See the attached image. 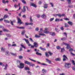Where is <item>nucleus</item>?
Here are the masks:
<instances>
[{
    "instance_id": "obj_2",
    "label": "nucleus",
    "mask_w": 75,
    "mask_h": 75,
    "mask_svg": "<svg viewBox=\"0 0 75 75\" xmlns=\"http://www.w3.org/2000/svg\"><path fill=\"white\" fill-rule=\"evenodd\" d=\"M19 65L20 66H18V68H20V69H23V68L24 67L25 64L24 63H20Z\"/></svg>"
},
{
    "instance_id": "obj_38",
    "label": "nucleus",
    "mask_w": 75,
    "mask_h": 75,
    "mask_svg": "<svg viewBox=\"0 0 75 75\" xmlns=\"http://www.w3.org/2000/svg\"><path fill=\"white\" fill-rule=\"evenodd\" d=\"M22 2L23 3H24V4H26V2H25V0H22Z\"/></svg>"
},
{
    "instance_id": "obj_42",
    "label": "nucleus",
    "mask_w": 75,
    "mask_h": 75,
    "mask_svg": "<svg viewBox=\"0 0 75 75\" xmlns=\"http://www.w3.org/2000/svg\"><path fill=\"white\" fill-rule=\"evenodd\" d=\"M6 55H8V51H6Z\"/></svg>"
},
{
    "instance_id": "obj_44",
    "label": "nucleus",
    "mask_w": 75,
    "mask_h": 75,
    "mask_svg": "<svg viewBox=\"0 0 75 75\" xmlns=\"http://www.w3.org/2000/svg\"><path fill=\"white\" fill-rule=\"evenodd\" d=\"M41 65H44L45 66H47V64H45L44 63L41 64Z\"/></svg>"
},
{
    "instance_id": "obj_11",
    "label": "nucleus",
    "mask_w": 75,
    "mask_h": 75,
    "mask_svg": "<svg viewBox=\"0 0 75 75\" xmlns=\"http://www.w3.org/2000/svg\"><path fill=\"white\" fill-rule=\"evenodd\" d=\"M42 73H43V74H45V73H46V72H47V70L44 69H42Z\"/></svg>"
},
{
    "instance_id": "obj_25",
    "label": "nucleus",
    "mask_w": 75,
    "mask_h": 75,
    "mask_svg": "<svg viewBox=\"0 0 75 75\" xmlns=\"http://www.w3.org/2000/svg\"><path fill=\"white\" fill-rule=\"evenodd\" d=\"M18 28H20V29H24L25 28L24 27H18Z\"/></svg>"
},
{
    "instance_id": "obj_10",
    "label": "nucleus",
    "mask_w": 75,
    "mask_h": 75,
    "mask_svg": "<svg viewBox=\"0 0 75 75\" xmlns=\"http://www.w3.org/2000/svg\"><path fill=\"white\" fill-rule=\"evenodd\" d=\"M2 2L3 3H4V4H5V3H8V1H6L5 0H2Z\"/></svg>"
},
{
    "instance_id": "obj_27",
    "label": "nucleus",
    "mask_w": 75,
    "mask_h": 75,
    "mask_svg": "<svg viewBox=\"0 0 75 75\" xmlns=\"http://www.w3.org/2000/svg\"><path fill=\"white\" fill-rule=\"evenodd\" d=\"M21 46L22 48H23L24 49H25V46H24V45H23L22 44H21Z\"/></svg>"
},
{
    "instance_id": "obj_50",
    "label": "nucleus",
    "mask_w": 75,
    "mask_h": 75,
    "mask_svg": "<svg viewBox=\"0 0 75 75\" xmlns=\"http://www.w3.org/2000/svg\"><path fill=\"white\" fill-rule=\"evenodd\" d=\"M50 4L51 5V6L53 7H54V4H53L52 3H50Z\"/></svg>"
},
{
    "instance_id": "obj_7",
    "label": "nucleus",
    "mask_w": 75,
    "mask_h": 75,
    "mask_svg": "<svg viewBox=\"0 0 75 75\" xmlns=\"http://www.w3.org/2000/svg\"><path fill=\"white\" fill-rule=\"evenodd\" d=\"M2 67H5V68H4V69L5 70H7V67H8V64H6V65L5 66L4 64H3Z\"/></svg>"
},
{
    "instance_id": "obj_48",
    "label": "nucleus",
    "mask_w": 75,
    "mask_h": 75,
    "mask_svg": "<svg viewBox=\"0 0 75 75\" xmlns=\"http://www.w3.org/2000/svg\"><path fill=\"white\" fill-rule=\"evenodd\" d=\"M68 44L66 43H65V42H63V45H66L67 46L68 45Z\"/></svg>"
},
{
    "instance_id": "obj_22",
    "label": "nucleus",
    "mask_w": 75,
    "mask_h": 75,
    "mask_svg": "<svg viewBox=\"0 0 75 75\" xmlns=\"http://www.w3.org/2000/svg\"><path fill=\"white\" fill-rule=\"evenodd\" d=\"M67 46L66 48H67V49H69V48H70L71 47H70V46H69V44H67Z\"/></svg>"
},
{
    "instance_id": "obj_52",
    "label": "nucleus",
    "mask_w": 75,
    "mask_h": 75,
    "mask_svg": "<svg viewBox=\"0 0 75 75\" xmlns=\"http://www.w3.org/2000/svg\"><path fill=\"white\" fill-rule=\"evenodd\" d=\"M18 58L19 59H22V58H23V56H19L18 57Z\"/></svg>"
},
{
    "instance_id": "obj_36",
    "label": "nucleus",
    "mask_w": 75,
    "mask_h": 75,
    "mask_svg": "<svg viewBox=\"0 0 75 75\" xmlns=\"http://www.w3.org/2000/svg\"><path fill=\"white\" fill-rule=\"evenodd\" d=\"M47 62L49 64H51V60H49L48 59H47Z\"/></svg>"
},
{
    "instance_id": "obj_55",
    "label": "nucleus",
    "mask_w": 75,
    "mask_h": 75,
    "mask_svg": "<svg viewBox=\"0 0 75 75\" xmlns=\"http://www.w3.org/2000/svg\"><path fill=\"white\" fill-rule=\"evenodd\" d=\"M54 19V18H51L50 20V21H53V20Z\"/></svg>"
},
{
    "instance_id": "obj_46",
    "label": "nucleus",
    "mask_w": 75,
    "mask_h": 75,
    "mask_svg": "<svg viewBox=\"0 0 75 75\" xmlns=\"http://www.w3.org/2000/svg\"><path fill=\"white\" fill-rule=\"evenodd\" d=\"M29 40H30V41H31V42H34V41L33 40L32 38H29Z\"/></svg>"
},
{
    "instance_id": "obj_24",
    "label": "nucleus",
    "mask_w": 75,
    "mask_h": 75,
    "mask_svg": "<svg viewBox=\"0 0 75 75\" xmlns=\"http://www.w3.org/2000/svg\"><path fill=\"white\" fill-rule=\"evenodd\" d=\"M40 35H35V38H40Z\"/></svg>"
},
{
    "instance_id": "obj_53",
    "label": "nucleus",
    "mask_w": 75,
    "mask_h": 75,
    "mask_svg": "<svg viewBox=\"0 0 75 75\" xmlns=\"http://www.w3.org/2000/svg\"><path fill=\"white\" fill-rule=\"evenodd\" d=\"M32 63L30 62V64H29L30 65V66H31L32 67H33L34 66V64H32Z\"/></svg>"
},
{
    "instance_id": "obj_49",
    "label": "nucleus",
    "mask_w": 75,
    "mask_h": 75,
    "mask_svg": "<svg viewBox=\"0 0 75 75\" xmlns=\"http://www.w3.org/2000/svg\"><path fill=\"white\" fill-rule=\"evenodd\" d=\"M68 7L69 8H72L73 7V5L68 6Z\"/></svg>"
},
{
    "instance_id": "obj_13",
    "label": "nucleus",
    "mask_w": 75,
    "mask_h": 75,
    "mask_svg": "<svg viewBox=\"0 0 75 75\" xmlns=\"http://www.w3.org/2000/svg\"><path fill=\"white\" fill-rule=\"evenodd\" d=\"M41 17L43 18H45L47 17V16H46V15H45V14L42 15L41 16Z\"/></svg>"
},
{
    "instance_id": "obj_45",
    "label": "nucleus",
    "mask_w": 75,
    "mask_h": 75,
    "mask_svg": "<svg viewBox=\"0 0 75 75\" xmlns=\"http://www.w3.org/2000/svg\"><path fill=\"white\" fill-rule=\"evenodd\" d=\"M3 31H6V32H8V30L7 29H5L3 30Z\"/></svg>"
},
{
    "instance_id": "obj_40",
    "label": "nucleus",
    "mask_w": 75,
    "mask_h": 75,
    "mask_svg": "<svg viewBox=\"0 0 75 75\" xmlns=\"http://www.w3.org/2000/svg\"><path fill=\"white\" fill-rule=\"evenodd\" d=\"M48 54H49L50 55V56H51V55H52V53L51 52H48Z\"/></svg>"
},
{
    "instance_id": "obj_61",
    "label": "nucleus",
    "mask_w": 75,
    "mask_h": 75,
    "mask_svg": "<svg viewBox=\"0 0 75 75\" xmlns=\"http://www.w3.org/2000/svg\"><path fill=\"white\" fill-rule=\"evenodd\" d=\"M30 22H33V20L32 19V18L31 17H30Z\"/></svg>"
},
{
    "instance_id": "obj_51",
    "label": "nucleus",
    "mask_w": 75,
    "mask_h": 75,
    "mask_svg": "<svg viewBox=\"0 0 75 75\" xmlns=\"http://www.w3.org/2000/svg\"><path fill=\"white\" fill-rule=\"evenodd\" d=\"M29 59H30V60H31V61H33V62H36V61L34 60L33 59H31L30 58H29Z\"/></svg>"
},
{
    "instance_id": "obj_32",
    "label": "nucleus",
    "mask_w": 75,
    "mask_h": 75,
    "mask_svg": "<svg viewBox=\"0 0 75 75\" xmlns=\"http://www.w3.org/2000/svg\"><path fill=\"white\" fill-rule=\"evenodd\" d=\"M68 23L69 24V25H72V23L71 22L69 21L68 22Z\"/></svg>"
},
{
    "instance_id": "obj_60",
    "label": "nucleus",
    "mask_w": 75,
    "mask_h": 75,
    "mask_svg": "<svg viewBox=\"0 0 75 75\" xmlns=\"http://www.w3.org/2000/svg\"><path fill=\"white\" fill-rule=\"evenodd\" d=\"M1 51L3 52L4 51V49L3 48V47H1Z\"/></svg>"
},
{
    "instance_id": "obj_43",
    "label": "nucleus",
    "mask_w": 75,
    "mask_h": 75,
    "mask_svg": "<svg viewBox=\"0 0 75 75\" xmlns=\"http://www.w3.org/2000/svg\"><path fill=\"white\" fill-rule=\"evenodd\" d=\"M47 4H45L44 5V8H47Z\"/></svg>"
},
{
    "instance_id": "obj_3",
    "label": "nucleus",
    "mask_w": 75,
    "mask_h": 75,
    "mask_svg": "<svg viewBox=\"0 0 75 75\" xmlns=\"http://www.w3.org/2000/svg\"><path fill=\"white\" fill-rule=\"evenodd\" d=\"M65 67L67 68H69L71 67V64L69 63H65Z\"/></svg>"
},
{
    "instance_id": "obj_34",
    "label": "nucleus",
    "mask_w": 75,
    "mask_h": 75,
    "mask_svg": "<svg viewBox=\"0 0 75 75\" xmlns=\"http://www.w3.org/2000/svg\"><path fill=\"white\" fill-rule=\"evenodd\" d=\"M65 27H69V25H68L67 23H65Z\"/></svg>"
},
{
    "instance_id": "obj_37",
    "label": "nucleus",
    "mask_w": 75,
    "mask_h": 75,
    "mask_svg": "<svg viewBox=\"0 0 75 75\" xmlns=\"http://www.w3.org/2000/svg\"><path fill=\"white\" fill-rule=\"evenodd\" d=\"M67 40V38H62L61 40H63V41Z\"/></svg>"
},
{
    "instance_id": "obj_30",
    "label": "nucleus",
    "mask_w": 75,
    "mask_h": 75,
    "mask_svg": "<svg viewBox=\"0 0 75 75\" xmlns=\"http://www.w3.org/2000/svg\"><path fill=\"white\" fill-rule=\"evenodd\" d=\"M11 54L12 55H13L14 56H16L17 55V54L16 53H11Z\"/></svg>"
},
{
    "instance_id": "obj_21",
    "label": "nucleus",
    "mask_w": 75,
    "mask_h": 75,
    "mask_svg": "<svg viewBox=\"0 0 75 75\" xmlns=\"http://www.w3.org/2000/svg\"><path fill=\"white\" fill-rule=\"evenodd\" d=\"M6 35L7 37H11V35H10V34H6Z\"/></svg>"
},
{
    "instance_id": "obj_29",
    "label": "nucleus",
    "mask_w": 75,
    "mask_h": 75,
    "mask_svg": "<svg viewBox=\"0 0 75 75\" xmlns=\"http://www.w3.org/2000/svg\"><path fill=\"white\" fill-rule=\"evenodd\" d=\"M67 1H68V3L69 4H70L71 3V0H67Z\"/></svg>"
},
{
    "instance_id": "obj_19",
    "label": "nucleus",
    "mask_w": 75,
    "mask_h": 75,
    "mask_svg": "<svg viewBox=\"0 0 75 75\" xmlns=\"http://www.w3.org/2000/svg\"><path fill=\"white\" fill-rule=\"evenodd\" d=\"M61 60V59L60 58H56L55 59V60L56 61H59Z\"/></svg>"
},
{
    "instance_id": "obj_26",
    "label": "nucleus",
    "mask_w": 75,
    "mask_h": 75,
    "mask_svg": "<svg viewBox=\"0 0 75 75\" xmlns=\"http://www.w3.org/2000/svg\"><path fill=\"white\" fill-rule=\"evenodd\" d=\"M64 48H63L61 49V52H63L64 51Z\"/></svg>"
},
{
    "instance_id": "obj_28",
    "label": "nucleus",
    "mask_w": 75,
    "mask_h": 75,
    "mask_svg": "<svg viewBox=\"0 0 75 75\" xmlns=\"http://www.w3.org/2000/svg\"><path fill=\"white\" fill-rule=\"evenodd\" d=\"M56 48L57 50H59V49H61V47H59V46H56Z\"/></svg>"
},
{
    "instance_id": "obj_63",
    "label": "nucleus",
    "mask_w": 75,
    "mask_h": 75,
    "mask_svg": "<svg viewBox=\"0 0 75 75\" xmlns=\"http://www.w3.org/2000/svg\"><path fill=\"white\" fill-rule=\"evenodd\" d=\"M60 29L61 30L63 31V30H64V27H62L61 28H60Z\"/></svg>"
},
{
    "instance_id": "obj_8",
    "label": "nucleus",
    "mask_w": 75,
    "mask_h": 75,
    "mask_svg": "<svg viewBox=\"0 0 75 75\" xmlns=\"http://www.w3.org/2000/svg\"><path fill=\"white\" fill-rule=\"evenodd\" d=\"M25 11H26L25 7V6H24L23 8V9L22 10V12L23 13H25Z\"/></svg>"
},
{
    "instance_id": "obj_47",
    "label": "nucleus",
    "mask_w": 75,
    "mask_h": 75,
    "mask_svg": "<svg viewBox=\"0 0 75 75\" xmlns=\"http://www.w3.org/2000/svg\"><path fill=\"white\" fill-rule=\"evenodd\" d=\"M73 51V49L72 48H70L69 50V51H70V53L71 52H72V51Z\"/></svg>"
},
{
    "instance_id": "obj_16",
    "label": "nucleus",
    "mask_w": 75,
    "mask_h": 75,
    "mask_svg": "<svg viewBox=\"0 0 75 75\" xmlns=\"http://www.w3.org/2000/svg\"><path fill=\"white\" fill-rule=\"evenodd\" d=\"M65 15L64 14H63L62 15L59 14V17H64V16H65Z\"/></svg>"
},
{
    "instance_id": "obj_58",
    "label": "nucleus",
    "mask_w": 75,
    "mask_h": 75,
    "mask_svg": "<svg viewBox=\"0 0 75 75\" xmlns=\"http://www.w3.org/2000/svg\"><path fill=\"white\" fill-rule=\"evenodd\" d=\"M39 35H42L43 36L45 35V34H42V33H40Z\"/></svg>"
},
{
    "instance_id": "obj_35",
    "label": "nucleus",
    "mask_w": 75,
    "mask_h": 75,
    "mask_svg": "<svg viewBox=\"0 0 75 75\" xmlns=\"http://www.w3.org/2000/svg\"><path fill=\"white\" fill-rule=\"evenodd\" d=\"M45 31V33H47V28H46L45 29V30H44Z\"/></svg>"
},
{
    "instance_id": "obj_12",
    "label": "nucleus",
    "mask_w": 75,
    "mask_h": 75,
    "mask_svg": "<svg viewBox=\"0 0 75 75\" xmlns=\"http://www.w3.org/2000/svg\"><path fill=\"white\" fill-rule=\"evenodd\" d=\"M40 50H42V51H46V49H45V48H42V47H40Z\"/></svg>"
},
{
    "instance_id": "obj_64",
    "label": "nucleus",
    "mask_w": 75,
    "mask_h": 75,
    "mask_svg": "<svg viewBox=\"0 0 75 75\" xmlns=\"http://www.w3.org/2000/svg\"><path fill=\"white\" fill-rule=\"evenodd\" d=\"M17 63H20V62H21V61L18 60H17Z\"/></svg>"
},
{
    "instance_id": "obj_14",
    "label": "nucleus",
    "mask_w": 75,
    "mask_h": 75,
    "mask_svg": "<svg viewBox=\"0 0 75 75\" xmlns=\"http://www.w3.org/2000/svg\"><path fill=\"white\" fill-rule=\"evenodd\" d=\"M30 6H33V7H36L37 6L34 4L32 3V4H30Z\"/></svg>"
},
{
    "instance_id": "obj_17",
    "label": "nucleus",
    "mask_w": 75,
    "mask_h": 75,
    "mask_svg": "<svg viewBox=\"0 0 75 75\" xmlns=\"http://www.w3.org/2000/svg\"><path fill=\"white\" fill-rule=\"evenodd\" d=\"M25 33V31L24 30H23L22 31V33H21L22 35H24V34Z\"/></svg>"
},
{
    "instance_id": "obj_56",
    "label": "nucleus",
    "mask_w": 75,
    "mask_h": 75,
    "mask_svg": "<svg viewBox=\"0 0 75 75\" xmlns=\"http://www.w3.org/2000/svg\"><path fill=\"white\" fill-rule=\"evenodd\" d=\"M11 21V24L12 25H13V21H11V20H10Z\"/></svg>"
},
{
    "instance_id": "obj_57",
    "label": "nucleus",
    "mask_w": 75,
    "mask_h": 75,
    "mask_svg": "<svg viewBox=\"0 0 75 75\" xmlns=\"http://www.w3.org/2000/svg\"><path fill=\"white\" fill-rule=\"evenodd\" d=\"M12 47H17V45H16V44H13L12 45Z\"/></svg>"
},
{
    "instance_id": "obj_20",
    "label": "nucleus",
    "mask_w": 75,
    "mask_h": 75,
    "mask_svg": "<svg viewBox=\"0 0 75 75\" xmlns=\"http://www.w3.org/2000/svg\"><path fill=\"white\" fill-rule=\"evenodd\" d=\"M18 6H20V3L18 4V5H17L16 4H15L14 5V6L15 7V8H17V7H18Z\"/></svg>"
},
{
    "instance_id": "obj_59",
    "label": "nucleus",
    "mask_w": 75,
    "mask_h": 75,
    "mask_svg": "<svg viewBox=\"0 0 75 75\" xmlns=\"http://www.w3.org/2000/svg\"><path fill=\"white\" fill-rule=\"evenodd\" d=\"M39 30V29H38V28H37L35 29V30L37 31H38Z\"/></svg>"
},
{
    "instance_id": "obj_9",
    "label": "nucleus",
    "mask_w": 75,
    "mask_h": 75,
    "mask_svg": "<svg viewBox=\"0 0 75 75\" xmlns=\"http://www.w3.org/2000/svg\"><path fill=\"white\" fill-rule=\"evenodd\" d=\"M25 63V64H27V65H30L31 64V62L27 61H25L24 62Z\"/></svg>"
},
{
    "instance_id": "obj_5",
    "label": "nucleus",
    "mask_w": 75,
    "mask_h": 75,
    "mask_svg": "<svg viewBox=\"0 0 75 75\" xmlns=\"http://www.w3.org/2000/svg\"><path fill=\"white\" fill-rule=\"evenodd\" d=\"M18 20V23L19 24H23V22H21V20L20 19V18H17Z\"/></svg>"
},
{
    "instance_id": "obj_54",
    "label": "nucleus",
    "mask_w": 75,
    "mask_h": 75,
    "mask_svg": "<svg viewBox=\"0 0 75 75\" xmlns=\"http://www.w3.org/2000/svg\"><path fill=\"white\" fill-rule=\"evenodd\" d=\"M59 14H56L54 15V17H57V16H58V17H59Z\"/></svg>"
},
{
    "instance_id": "obj_6",
    "label": "nucleus",
    "mask_w": 75,
    "mask_h": 75,
    "mask_svg": "<svg viewBox=\"0 0 75 75\" xmlns=\"http://www.w3.org/2000/svg\"><path fill=\"white\" fill-rule=\"evenodd\" d=\"M71 62H72V63L74 65V67H72V68L74 71H75V62L73 60H72L71 61Z\"/></svg>"
},
{
    "instance_id": "obj_39",
    "label": "nucleus",
    "mask_w": 75,
    "mask_h": 75,
    "mask_svg": "<svg viewBox=\"0 0 75 75\" xmlns=\"http://www.w3.org/2000/svg\"><path fill=\"white\" fill-rule=\"evenodd\" d=\"M55 21H56L57 22L58 21H59V19L58 18H56L55 20Z\"/></svg>"
},
{
    "instance_id": "obj_62",
    "label": "nucleus",
    "mask_w": 75,
    "mask_h": 75,
    "mask_svg": "<svg viewBox=\"0 0 75 75\" xmlns=\"http://www.w3.org/2000/svg\"><path fill=\"white\" fill-rule=\"evenodd\" d=\"M42 28H40V31L39 32V33H42Z\"/></svg>"
},
{
    "instance_id": "obj_4",
    "label": "nucleus",
    "mask_w": 75,
    "mask_h": 75,
    "mask_svg": "<svg viewBox=\"0 0 75 75\" xmlns=\"http://www.w3.org/2000/svg\"><path fill=\"white\" fill-rule=\"evenodd\" d=\"M47 34H50L52 36H54L55 35V33L54 32H49L48 31H47Z\"/></svg>"
},
{
    "instance_id": "obj_23",
    "label": "nucleus",
    "mask_w": 75,
    "mask_h": 75,
    "mask_svg": "<svg viewBox=\"0 0 75 75\" xmlns=\"http://www.w3.org/2000/svg\"><path fill=\"white\" fill-rule=\"evenodd\" d=\"M36 55H42L40 53H39L37 52H36Z\"/></svg>"
},
{
    "instance_id": "obj_41",
    "label": "nucleus",
    "mask_w": 75,
    "mask_h": 75,
    "mask_svg": "<svg viewBox=\"0 0 75 75\" xmlns=\"http://www.w3.org/2000/svg\"><path fill=\"white\" fill-rule=\"evenodd\" d=\"M63 58H66V59H68V58L67 57V56L65 55H63Z\"/></svg>"
},
{
    "instance_id": "obj_1",
    "label": "nucleus",
    "mask_w": 75,
    "mask_h": 75,
    "mask_svg": "<svg viewBox=\"0 0 75 75\" xmlns=\"http://www.w3.org/2000/svg\"><path fill=\"white\" fill-rule=\"evenodd\" d=\"M23 40H24L25 41L26 43L28 44V45L29 47L31 46L30 48H34V47L36 48H37L38 47V44L36 42H34L33 43L34 45H32L30 44H29L30 42L28 39H26L25 38H24L23 39Z\"/></svg>"
},
{
    "instance_id": "obj_15",
    "label": "nucleus",
    "mask_w": 75,
    "mask_h": 75,
    "mask_svg": "<svg viewBox=\"0 0 75 75\" xmlns=\"http://www.w3.org/2000/svg\"><path fill=\"white\" fill-rule=\"evenodd\" d=\"M4 22H5V23H10V22L9 21L6 20H4Z\"/></svg>"
},
{
    "instance_id": "obj_18",
    "label": "nucleus",
    "mask_w": 75,
    "mask_h": 75,
    "mask_svg": "<svg viewBox=\"0 0 75 75\" xmlns=\"http://www.w3.org/2000/svg\"><path fill=\"white\" fill-rule=\"evenodd\" d=\"M24 69H25V70H30V69L28 67H25L24 68Z\"/></svg>"
},
{
    "instance_id": "obj_31",
    "label": "nucleus",
    "mask_w": 75,
    "mask_h": 75,
    "mask_svg": "<svg viewBox=\"0 0 75 75\" xmlns=\"http://www.w3.org/2000/svg\"><path fill=\"white\" fill-rule=\"evenodd\" d=\"M55 30L57 33H58L59 31V30L57 28H55Z\"/></svg>"
},
{
    "instance_id": "obj_33",
    "label": "nucleus",
    "mask_w": 75,
    "mask_h": 75,
    "mask_svg": "<svg viewBox=\"0 0 75 75\" xmlns=\"http://www.w3.org/2000/svg\"><path fill=\"white\" fill-rule=\"evenodd\" d=\"M27 72L28 74H29V75H31L32 74L31 73L30 71H27Z\"/></svg>"
}]
</instances>
